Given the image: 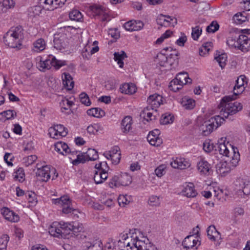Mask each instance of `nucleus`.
<instances>
[{
	"label": "nucleus",
	"instance_id": "obj_42",
	"mask_svg": "<svg viewBox=\"0 0 250 250\" xmlns=\"http://www.w3.org/2000/svg\"><path fill=\"white\" fill-rule=\"evenodd\" d=\"M183 85H180L179 81L177 80L176 77L172 80L169 84V88L174 92H177L181 89Z\"/></svg>",
	"mask_w": 250,
	"mask_h": 250
},
{
	"label": "nucleus",
	"instance_id": "obj_18",
	"mask_svg": "<svg viewBox=\"0 0 250 250\" xmlns=\"http://www.w3.org/2000/svg\"><path fill=\"white\" fill-rule=\"evenodd\" d=\"M36 175L41 178V180L46 182L50 178V167L47 166H42L41 168L37 167Z\"/></svg>",
	"mask_w": 250,
	"mask_h": 250
},
{
	"label": "nucleus",
	"instance_id": "obj_58",
	"mask_svg": "<svg viewBox=\"0 0 250 250\" xmlns=\"http://www.w3.org/2000/svg\"><path fill=\"white\" fill-rule=\"evenodd\" d=\"M25 194L29 203L32 204H36L37 203L36 195L34 192L27 191Z\"/></svg>",
	"mask_w": 250,
	"mask_h": 250
},
{
	"label": "nucleus",
	"instance_id": "obj_13",
	"mask_svg": "<svg viewBox=\"0 0 250 250\" xmlns=\"http://www.w3.org/2000/svg\"><path fill=\"white\" fill-rule=\"evenodd\" d=\"M91 10L95 16L101 17V20L103 21L110 20L108 15V10L104 7L98 5H93L90 7Z\"/></svg>",
	"mask_w": 250,
	"mask_h": 250
},
{
	"label": "nucleus",
	"instance_id": "obj_33",
	"mask_svg": "<svg viewBox=\"0 0 250 250\" xmlns=\"http://www.w3.org/2000/svg\"><path fill=\"white\" fill-rule=\"evenodd\" d=\"M66 0H44V4L45 5L52 7L53 9L57 8L58 6H62L64 4Z\"/></svg>",
	"mask_w": 250,
	"mask_h": 250
},
{
	"label": "nucleus",
	"instance_id": "obj_51",
	"mask_svg": "<svg viewBox=\"0 0 250 250\" xmlns=\"http://www.w3.org/2000/svg\"><path fill=\"white\" fill-rule=\"evenodd\" d=\"M214 59L218 62L220 66L223 68L226 65V62L227 61V55L226 54H222L218 56L215 57Z\"/></svg>",
	"mask_w": 250,
	"mask_h": 250
},
{
	"label": "nucleus",
	"instance_id": "obj_6",
	"mask_svg": "<svg viewBox=\"0 0 250 250\" xmlns=\"http://www.w3.org/2000/svg\"><path fill=\"white\" fill-rule=\"evenodd\" d=\"M160 54L166 56V62L170 65L178 63L179 53L176 49L173 50L171 47H166L162 50Z\"/></svg>",
	"mask_w": 250,
	"mask_h": 250
},
{
	"label": "nucleus",
	"instance_id": "obj_34",
	"mask_svg": "<svg viewBox=\"0 0 250 250\" xmlns=\"http://www.w3.org/2000/svg\"><path fill=\"white\" fill-rule=\"evenodd\" d=\"M244 78H243L242 76H241L238 78L236 81V84L233 88V94L232 95H234L235 92H239V94L241 93L244 90Z\"/></svg>",
	"mask_w": 250,
	"mask_h": 250
},
{
	"label": "nucleus",
	"instance_id": "obj_23",
	"mask_svg": "<svg viewBox=\"0 0 250 250\" xmlns=\"http://www.w3.org/2000/svg\"><path fill=\"white\" fill-rule=\"evenodd\" d=\"M55 150L62 155H66L71 152L67 145L62 142H58L54 145Z\"/></svg>",
	"mask_w": 250,
	"mask_h": 250
},
{
	"label": "nucleus",
	"instance_id": "obj_50",
	"mask_svg": "<svg viewBox=\"0 0 250 250\" xmlns=\"http://www.w3.org/2000/svg\"><path fill=\"white\" fill-rule=\"evenodd\" d=\"M202 32V28L199 26H196L192 28L191 37L192 39L197 41L201 35Z\"/></svg>",
	"mask_w": 250,
	"mask_h": 250
},
{
	"label": "nucleus",
	"instance_id": "obj_26",
	"mask_svg": "<svg viewBox=\"0 0 250 250\" xmlns=\"http://www.w3.org/2000/svg\"><path fill=\"white\" fill-rule=\"evenodd\" d=\"M83 247L87 250H103L101 242L97 240L92 242L85 241L83 243Z\"/></svg>",
	"mask_w": 250,
	"mask_h": 250
},
{
	"label": "nucleus",
	"instance_id": "obj_57",
	"mask_svg": "<svg viewBox=\"0 0 250 250\" xmlns=\"http://www.w3.org/2000/svg\"><path fill=\"white\" fill-rule=\"evenodd\" d=\"M161 203L160 197L155 195L151 196L148 200V204L152 206H159Z\"/></svg>",
	"mask_w": 250,
	"mask_h": 250
},
{
	"label": "nucleus",
	"instance_id": "obj_43",
	"mask_svg": "<svg viewBox=\"0 0 250 250\" xmlns=\"http://www.w3.org/2000/svg\"><path fill=\"white\" fill-rule=\"evenodd\" d=\"M102 130V126L99 124L91 125L87 127V131L88 133L90 134L93 135H95L98 131Z\"/></svg>",
	"mask_w": 250,
	"mask_h": 250
},
{
	"label": "nucleus",
	"instance_id": "obj_19",
	"mask_svg": "<svg viewBox=\"0 0 250 250\" xmlns=\"http://www.w3.org/2000/svg\"><path fill=\"white\" fill-rule=\"evenodd\" d=\"M181 193L183 195L188 198H193L197 195V192L194 188V186L191 183H189L184 186Z\"/></svg>",
	"mask_w": 250,
	"mask_h": 250
},
{
	"label": "nucleus",
	"instance_id": "obj_27",
	"mask_svg": "<svg viewBox=\"0 0 250 250\" xmlns=\"http://www.w3.org/2000/svg\"><path fill=\"white\" fill-rule=\"evenodd\" d=\"M239 35L236 34H230L228 38L227 44L232 48L238 49Z\"/></svg>",
	"mask_w": 250,
	"mask_h": 250
},
{
	"label": "nucleus",
	"instance_id": "obj_9",
	"mask_svg": "<svg viewBox=\"0 0 250 250\" xmlns=\"http://www.w3.org/2000/svg\"><path fill=\"white\" fill-rule=\"evenodd\" d=\"M68 226L67 223L54 222L49 229V233L54 237L62 236V230H66Z\"/></svg>",
	"mask_w": 250,
	"mask_h": 250
},
{
	"label": "nucleus",
	"instance_id": "obj_4",
	"mask_svg": "<svg viewBox=\"0 0 250 250\" xmlns=\"http://www.w3.org/2000/svg\"><path fill=\"white\" fill-rule=\"evenodd\" d=\"M65 65H66L65 61L57 60L54 56L51 55L44 61L41 60L38 63V67L40 70L44 71L45 69H49L51 66H54L56 69H59Z\"/></svg>",
	"mask_w": 250,
	"mask_h": 250
},
{
	"label": "nucleus",
	"instance_id": "obj_22",
	"mask_svg": "<svg viewBox=\"0 0 250 250\" xmlns=\"http://www.w3.org/2000/svg\"><path fill=\"white\" fill-rule=\"evenodd\" d=\"M120 90L122 93L132 95L136 92L137 88L133 83H125L120 86Z\"/></svg>",
	"mask_w": 250,
	"mask_h": 250
},
{
	"label": "nucleus",
	"instance_id": "obj_53",
	"mask_svg": "<svg viewBox=\"0 0 250 250\" xmlns=\"http://www.w3.org/2000/svg\"><path fill=\"white\" fill-rule=\"evenodd\" d=\"M37 156L35 155H31L23 158V163L26 167L33 164L37 160Z\"/></svg>",
	"mask_w": 250,
	"mask_h": 250
},
{
	"label": "nucleus",
	"instance_id": "obj_56",
	"mask_svg": "<svg viewBox=\"0 0 250 250\" xmlns=\"http://www.w3.org/2000/svg\"><path fill=\"white\" fill-rule=\"evenodd\" d=\"M173 116H171L170 114L163 115L160 119V123L162 125L171 124L173 122Z\"/></svg>",
	"mask_w": 250,
	"mask_h": 250
},
{
	"label": "nucleus",
	"instance_id": "obj_15",
	"mask_svg": "<svg viewBox=\"0 0 250 250\" xmlns=\"http://www.w3.org/2000/svg\"><path fill=\"white\" fill-rule=\"evenodd\" d=\"M238 49L247 52L250 48V38L244 35H239Z\"/></svg>",
	"mask_w": 250,
	"mask_h": 250
},
{
	"label": "nucleus",
	"instance_id": "obj_47",
	"mask_svg": "<svg viewBox=\"0 0 250 250\" xmlns=\"http://www.w3.org/2000/svg\"><path fill=\"white\" fill-rule=\"evenodd\" d=\"M233 20L236 24H241L247 20V18L243 13H238L234 16Z\"/></svg>",
	"mask_w": 250,
	"mask_h": 250
},
{
	"label": "nucleus",
	"instance_id": "obj_5",
	"mask_svg": "<svg viewBox=\"0 0 250 250\" xmlns=\"http://www.w3.org/2000/svg\"><path fill=\"white\" fill-rule=\"evenodd\" d=\"M132 182V177L126 173H122L119 176H114L112 177L109 185L111 188L114 187L127 186Z\"/></svg>",
	"mask_w": 250,
	"mask_h": 250
},
{
	"label": "nucleus",
	"instance_id": "obj_54",
	"mask_svg": "<svg viewBox=\"0 0 250 250\" xmlns=\"http://www.w3.org/2000/svg\"><path fill=\"white\" fill-rule=\"evenodd\" d=\"M86 161H88L86 154H78L77 156V159L72 161V164L74 165H77L80 163H84Z\"/></svg>",
	"mask_w": 250,
	"mask_h": 250
},
{
	"label": "nucleus",
	"instance_id": "obj_16",
	"mask_svg": "<svg viewBox=\"0 0 250 250\" xmlns=\"http://www.w3.org/2000/svg\"><path fill=\"white\" fill-rule=\"evenodd\" d=\"M197 168L202 175H208L211 170L210 164L205 160H201L198 163Z\"/></svg>",
	"mask_w": 250,
	"mask_h": 250
},
{
	"label": "nucleus",
	"instance_id": "obj_7",
	"mask_svg": "<svg viewBox=\"0 0 250 250\" xmlns=\"http://www.w3.org/2000/svg\"><path fill=\"white\" fill-rule=\"evenodd\" d=\"M48 131L50 137L55 139L65 137L68 133L67 129L61 125H57L50 127Z\"/></svg>",
	"mask_w": 250,
	"mask_h": 250
},
{
	"label": "nucleus",
	"instance_id": "obj_14",
	"mask_svg": "<svg viewBox=\"0 0 250 250\" xmlns=\"http://www.w3.org/2000/svg\"><path fill=\"white\" fill-rule=\"evenodd\" d=\"M0 212L5 219L10 222H17L19 221V215L7 208H3Z\"/></svg>",
	"mask_w": 250,
	"mask_h": 250
},
{
	"label": "nucleus",
	"instance_id": "obj_62",
	"mask_svg": "<svg viewBox=\"0 0 250 250\" xmlns=\"http://www.w3.org/2000/svg\"><path fill=\"white\" fill-rule=\"evenodd\" d=\"M166 16L161 15L159 18L157 19V22L161 26H169L170 21L166 20Z\"/></svg>",
	"mask_w": 250,
	"mask_h": 250
},
{
	"label": "nucleus",
	"instance_id": "obj_61",
	"mask_svg": "<svg viewBox=\"0 0 250 250\" xmlns=\"http://www.w3.org/2000/svg\"><path fill=\"white\" fill-rule=\"evenodd\" d=\"M166 167H167L165 165H160L155 170L156 175L159 177H161L166 173Z\"/></svg>",
	"mask_w": 250,
	"mask_h": 250
},
{
	"label": "nucleus",
	"instance_id": "obj_31",
	"mask_svg": "<svg viewBox=\"0 0 250 250\" xmlns=\"http://www.w3.org/2000/svg\"><path fill=\"white\" fill-rule=\"evenodd\" d=\"M177 80H178L180 83V85H183L188 83H191L192 80L188 77V75L187 72H180L176 75Z\"/></svg>",
	"mask_w": 250,
	"mask_h": 250
},
{
	"label": "nucleus",
	"instance_id": "obj_24",
	"mask_svg": "<svg viewBox=\"0 0 250 250\" xmlns=\"http://www.w3.org/2000/svg\"><path fill=\"white\" fill-rule=\"evenodd\" d=\"M62 79L63 86L67 90H70L73 89L74 82L69 73H63L62 75Z\"/></svg>",
	"mask_w": 250,
	"mask_h": 250
},
{
	"label": "nucleus",
	"instance_id": "obj_11",
	"mask_svg": "<svg viewBox=\"0 0 250 250\" xmlns=\"http://www.w3.org/2000/svg\"><path fill=\"white\" fill-rule=\"evenodd\" d=\"M131 245L133 250H143L146 248L147 244L150 243L149 240L145 237H142V239L139 238L136 234L131 235Z\"/></svg>",
	"mask_w": 250,
	"mask_h": 250
},
{
	"label": "nucleus",
	"instance_id": "obj_32",
	"mask_svg": "<svg viewBox=\"0 0 250 250\" xmlns=\"http://www.w3.org/2000/svg\"><path fill=\"white\" fill-rule=\"evenodd\" d=\"M87 114L96 118H100L105 115L104 111L100 108H92L87 111Z\"/></svg>",
	"mask_w": 250,
	"mask_h": 250
},
{
	"label": "nucleus",
	"instance_id": "obj_41",
	"mask_svg": "<svg viewBox=\"0 0 250 250\" xmlns=\"http://www.w3.org/2000/svg\"><path fill=\"white\" fill-rule=\"evenodd\" d=\"M194 236L189 235L187 236L182 242V245L184 248L190 249L193 248Z\"/></svg>",
	"mask_w": 250,
	"mask_h": 250
},
{
	"label": "nucleus",
	"instance_id": "obj_17",
	"mask_svg": "<svg viewBox=\"0 0 250 250\" xmlns=\"http://www.w3.org/2000/svg\"><path fill=\"white\" fill-rule=\"evenodd\" d=\"M66 40V38L64 36H55L54 39V47L60 50L65 48L68 45Z\"/></svg>",
	"mask_w": 250,
	"mask_h": 250
},
{
	"label": "nucleus",
	"instance_id": "obj_20",
	"mask_svg": "<svg viewBox=\"0 0 250 250\" xmlns=\"http://www.w3.org/2000/svg\"><path fill=\"white\" fill-rule=\"evenodd\" d=\"M16 1V0H1L0 1V13H5L8 10L14 8Z\"/></svg>",
	"mask_w": 250,
	"mask_h": 250
},
{
	"label": "nucleus",
	"instance_id": "obj_10",
	"mask_svg": "<svg viewBox=\"0 0 250 250\" xmlns=\"http://www.w3.org/2000/svg\"><path fill=\"white\" fill-rule=\"evenodd\" d=\"M122 239L119 240L115 245L118 250H133L131 245V235L129 237L127 234H123Z\"/></svg>",
	"mask_w": 250,
	"mask_h": 250
},
{
	"label": "nucleus",
	"instance_id": "obj_3",
	"mask_svg": "<svg viewBox=\"0 0 250 250\" xmlns=\"http://www.w3.org/2000/svg\"><path fill=\"white\" fill-rule=\"evenodd\" d=\"M224 121V117L218 115L211 117L208 120L205 122L204 124L202 126L204 135L205 136L209 135L213 130L220 126Z\"/></svg>",
	"mask_w": 250,
	"mask_h": 250
},
{
	"label": "nucleus",
	"instance_id": "obj_60",
	"mask_svg": "<svg viewBox=\"0 0 250 250\" xmlns=\"http://www.w3.org/2000/svg\"><path fill=\"white\" fill-rule=\"evenodd\" d=\"M172 33V32L170 30H167L165 33L163 34L157 40L156 43L158 44H161L165 39L170 37Z\"/></svg>",
	"mask_w": 250,
	"mask_h": 250
},
{
	"label": "nucleus",
	"instance_id": "obj_46",
	"mask_svg": "<svg viewBox=\"0 0 250 250\" xmlns=\"http://www.w3.org/2000/svg\"><path fill=\"white\" fill-rule=\"evenodd\" d=\"M71 20L80 21L83 18L82 13L78 10H73L69 14Z\"/></svg>",
	"mask_w": 250,
	"mask_h": 250
},
{
	"label": "nucleus",
	"instance_id": "obj_48",
	"mask_svg": "<svg viewBox=\"0 0 250 250\" xmlns=\"http://www.w3.org/2000/svg\"><path fill=\"white\" fill-rule=\"evenodd\" d=\"M85 154L88 161H94L98 158V152L94 149L89 148Z\"/></svg>",
	"mask_w": 250,
	"mask_h": 250
},
{
	"label": "nucleus",
	"instance_id": "obj_64",
	"mask_svg": "<svg viewBox=\"0 0 250 250\" xmlns=\"http://www.w3.org/2000/svg\"><path fill=\"white\" fill-rule=\"evenodd\" d=\"M80 98L81 102L83 104L86 106H89L91 104V102L90 101L89 97L85 93H82L80 95Z\"/></svg>",
	"mask_w": 250,
	"mask_h": 250
},
{
	"label": "nucleus",
	"instance_id": "obj_39",
	"mask_svg": "<svg viewBox=\"0 0 250 250\" xmlns=\"http://www.w3.org/2000/svg\"><path fill=\"white\" fill-rule=\"evenodd\" d=\"M203 147L205 151L209 153L213 150L217 151L216 145H214L210 140H207L205 141L203 145Z\"/></svg>",
	"mask_w": 250,
	"mask_h": 250
},
{
	"label": "nucleus",
	"instance_id": "obj_36",
	"mask_svg": "<svg viewBox=\"0 0 250 250\" xmlns=\"http://www.w3.org/2000/svg\"><path fill=\"white\" fill-rule=\"evenodd\" d=\"M147 140L149 144L154 146H158L162 144V140L159 136H155L151 134L147 135Z\"/></svg>",
	"mask_w": 250,
	"mask_h": 250
},
{
	"label": "nucleus",
	"instance_id": "obj_49",
	"mask_svg": "<svg viewBox=\"0 0 250 250\" xmlns=\"http://www.w3.org/2000/svg\"><path fill=\"white\" fill-rule=\"evenodd\" d=\"M42 9L40 6H35L30 7L29 9V15L30 17H35L39 16L41 13Z\"/></svg>",
	"mask_w": 250,
	"mask_h": 250
},
{
	"label": "nucleus",
	"instance_id": "obj_2",
	"mask_svg": "<svg viewBox=\"0 0 250 250\" xmlns=\"http://www.w3.org/2000/svg\"><path fill=\"white\" fill-rule=\"evenodd\" d=\"M23 29L21 26L13 27L3 36V42L11 48H19L21 45V39L22 37Z\"/></svg>",
	"mask_w": 250,
	"mask_h": 250
},
{
	"label": "nucleus",
	"instance_id": "obj_44",
	"mask_svg": "<svg viewBox=\"0 0 250 250\" xmlns=\"http://www.w3.org/2000/svg\"><path fill=\"white\" fill-rule=\"evenodd\" d=\"M68 227L67 229L71 230L74 232H80L83 230V227L82 224H80L78 222H73L72 224H67Z\"/></svg>",
	"mask_w": 250,
	"mask_h": 250
},
{
	"label": "nucleus",
	"instance_id": "obj_28",
	"mask_svg": "<svg viewBox=\"0 0 250 250\" xmlns=\"http://www.w3.org/2000/svg\"><path fill=\"white\" fill-rule=\"evenodd\" d=\"M229 143L226 144L225 143L219 142L216 145L217 151H218L220 154L229 157L230 156V152L227 146V145L229 146Z\"/></svg>",
	"mask_w": 250,
	"mask_h": 250
},
{
	"label": "nucleus",
	"instance_id": "obj_8",
	"mask_svg": "<svg viewBox=\"0 0 250 250\" xmlns=\"http://www.w3.org/2000/svg\"><path fill=\"white\" fill-rule=\"evenodd\" d=\"M162 97L158 94L150 95L147 100L148 105L145 108V111H147L156 109L162 104Z\"/></svg>",
	"mask_w": 250,
	"mask_h": 250
},
{
	"label": "nucleus",
	"instance_id": "obj_55",
	"mask_svg": "<svg viewBox=\"0 0 250 250\" xmlns=\"http://www.w3.org/2000/svg\"><path fill=\"white\" fill-rule=\"evenodd\" d=\"M217 233H219V232L216 229L214 226L211 225L208 227L207 229V234L209 239L212 241H215V238L214 234Z\"/></svg>",
	"mask_w": 250,
	"mask_h": 250
},
{
	"label": "nucleus",
	"instance_id": "obj_59",
	"mask_svg": "<svg viewBox=\"0 0 250 250\" xmlns=\"http://www.w3.org/2000/svg\"><path fill=\"white\" fill-rule=\"evenodd\" d=\"M219 28V25L215 21H213L207 27L206 31L208 33H214Z\"/></svg>",
	"mask_w": 250,
	"mask_h": 250
},
{
	"label": "nucleus",
	"instance_id": "obj_45",
	"mask_svg": "<svg viewBox=\"0 0 250 250\" xmlns=\"http://www.w3.org/2000/svg\"><path fill=\"white\" fill-rule=\"evenodd\" d=\"M229 146L231 148V153L232 154V156H231L230 154V157H231L232 163L236 164L237 163L240 159V154L238 151V149L237 148H234L233 146H231L230 145H229Z\"/></svg>",
	"mask_w": 250,
	"mask_h": 250
},
{
	"label": "nucleus",
	"instance_id": "obj_37",
	"mask_svg": "<svg viewBox=\"0 0 250 250\" xmlns=\"http://www.w3.org/2000/svg\"><path fill=\"white\" fill-rule=\"evenodd\" d=\"M53 204L55 205H68L71 203L70 200L67 196H62L61 198L57 199H53L52 200Z\"/></svg>",
	"mask_w": 250,
	"mask_h": 250
},
{
	"label": "nucleus",
	"instance_id": "obj_63",
	"mask_svg": "<svg viewBox=\"0 0 250 250\" xmlns=\"http://www.w3.org/2000/svg\"><path fill=\"white\" fill-rule=\"evenodd\" d=\"M9 237L7 234H3L0 237V248L7 249Z\"/></svg>",
	"mask_w": 250,
	"mask_h": 250
},
{
	"label": "nucleus",
	"instance_id": "obj_12",
	"mask_svg": "<svg viewBox=\"0 0 250 250\" xmlns=\"http://www.w3.org/2000/svg\"><path fill=\"white\" fill-rule=\"evenodd\" d=\"M236 187H238L237 193L239 195H245L250 194V183L244 179H239L236 181Z\"/></svg>",
	"mask_w": 250,
	"mask_h": 250
},
{
	"label": "nucleus",
	"instance_id": "obj_29",
	"mask_svg": "<svg viewBox=\"0 0 250 250\" xmlns=\"http://www.w3.org/2000/svg\"><path fill=\"white\" fill-rule=\"evenodd\" d=\"M132 118L130 116H125L122 121L121 129L124 133H126L131 128Z\"/></svg>",
	"mask_w": 250,
	"mask_h": 250
},
{
	"label": "nucleus",
	"instance_id": "obj_21",
	"mask_svg": "<svg viewBox=\"0 0 250 250\" xmlns=\"http://www.w3.org/2000/svg\"><path fill=\"white\" fill-rule=\"evenodd\" d=\"M171 166L174 168L184 169L190 166V163L184 158H176V159L171 162Z\"/></svg>",
	"mask_w": 250,
	"mask_h": 250
},
{
	"label": "nucleus",
	"instance_id": "obj_25",
	"mask_svg": "<svg viewBox=\"0 0 250 250\" xmlns=\"http://www.w3.org/2000/svg\"><path fill=\"white\" fill-rule=\"evenodd\" d=\"M216 168L217 173L222 176H225L230 171V166L226 161L220 162L216 165Z\"/></svg>",
	"mask_w": 250,
	"mask_h": 250
},
{
	"label": "nucleus",
	"instance_id": "obj_40",
	"mask_svg": "<svg viewBox=\"0 0 250 250\" xmlns=\"http://www.w3.org/2000/svg\"><path fill=\"white\" fill-rule=\"evenodd\" d=\"M152 112H150V110L146 111L145 108L143 110V114H145L144 118L146 119L147 121L149 120H155L156 117L158 116V114L157 113V109H154V110H152Z\"/></svg>",
	"mask_w": 250,
	"mask_h": 250
},
{
	"label": "nucleus",
	"instance_id": "obj_38",
	"mask_svg": "<svg viewBox=\"0 0 250 250\" xmlns=\"http://www.w3.org/2000/svg\"><path fill=\"white\" fill-rule=\"evenodd\" d=\"M181 104L185 109L190 110L195 106V102L193 99L184 98L182 99Z\"/></svg>",
	"mask_w": 250,
	"mask_h": 250
},
{
	"label": "nucleus",
	"instance_id": "obj_52",
	"mask_svg": "<svg viewBox=\"0 0 250 250\" xmlns=\"http://www.w3.org/2000/svg\"><path fill=\"white\" fill-rule=\"evenodd\" d=\"M14 178L19 182H22L24 180L25 174L22 168H19L13 175Z\"/></svg>",
	"mask_w": 250,
	"mask_h": 250
},
{
	"label": "nucleus",
	"instance_id": "obj_35",
	"mask_svg": "<svg viewBox=\"0 0 250 250\" xmlns=\"http://www.w3.org/2000/svg\"><path fill=\"white\" fill-rule=\"evenodd\" d=\"M34 48L33 50L39 52L43 50L45 48V42L43 39L41 38L38 39L34 42Z\"/></svg>",
	"mask_w": 250,
	"mask_h": 250
},
{
	"label": "nucleus",
	"instance_id": "obj_30",
	"mask_svg": "<svg viewBox=\"0 0 250 250\" xmlns=\"http://www.w3.org/2000/svg\"><path fill=\"white\" fill-rule=\"evenodd\" d=\"M114 60L117 62L120 68H123L124 65L123 60L127 57L124 51H121L114 53Z\"/></svg>",
	"mask_w": 250,
	"mask_h": 250
},
{
	"label": "nucleus",
	"instance_id": "obj_1",
	"mask_svg": "<svg viewBox=\"0 0 250 250\" xmlns=\"http://www.w3.org/2000/svg\"><path fill=\"white\" fill-rule=\"evenodd\" d=\"M239 94V92H235L234 95L226 96L222 99L218 105L221 115L227 118L229 115L235 114L242 109L243 106L240 103L231 102L232 100L236 99Z\"/></svg>",
	"mask_w": 250,
	"mask_h": 250
}]
</instances>
